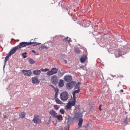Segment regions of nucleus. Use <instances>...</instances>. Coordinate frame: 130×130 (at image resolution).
<instances>
[{
    "label": "nucleus",
    "instance_id": "8",
    "mask_svg": "<svg viewBox=\"0 0 130 130\" xmlns=\"http://www.w3.org/2000/svg\"><path fill=\"white\" fill-rule=\"evenodd\" d=\"M40 82V79L36 76L31 78V82L33 84H38Z\"/></svg>",
    "mask_w": 130,
    "mask_h": 130
},
{
    "label": "nucleus",
    "instance_id": "23",
    "mask_svg": "<svg viewBox=\"0 0 130 130\" xmlns=\"http://www.w3.org/2000/svg\"><path fill=\"white\" fill-rule=\"evenodd\" d=\"M59 85L60 87H62L64 85L63 80L62 79H60L59 83Z\"/></svg>",
    "mask_w": 130,
    "mask_h": 130
},
{
    "label": "nucleus",
    "instance_id": "20",
    "mask_svg": "<svg viewBox=\"0 0 130 130\" xmlns=\"http://www.w3.org/2000/svg\"><path fill=\"white\" fill-rule=\"evenodd\" d=\"M56 118L59 121H62L63 119L62 116L59 114L57 115L56 117Z\"/></svg>",
    "mask_w": 130,
    "mask_h": 130
},
{
    "label": "nucleus",
    "instance_id": "2",
    "mask_svg": "<svg viewBox=\"0 0 130 130\" xmlns=\"http://www.w3.org/2000/svg\"><path fill=\"white\" fill-rule=\"evenodd\" d=\"M69 94L66 91H64L61 93L60 95V98L63 102L67 101L69 97Z\"/></svg>",
    "mask_w": 130,
    "mask_h": 130
},
{
    "label": "nucleus",
    "instance_id": "41",
    "mask_svg": "<svg viewBox=\"0 0 130 130\" xmlns=\"http://www.w3.org/2000/svg\"><path fill=\"white\" fill-rule=\"evenodd\" d=\"M49 86L52 87L53 88H54V90H55V89H56L57 88H55L52 85H50Z\"/></svg>",
    "mask_w": 130,
    "mask_h": 130
},
{
    "label": "nucleus",
    "instance_id": "5",
    "mask_svg": "<svg viewBox=\"0 0 130 130\" xmlns=\"http://www.w3.org/2000/svg\"><path fill=\"white\" fill-rule=\"evenodd\" d=\"M76 84V82L73 81H71L67 84V87L68 89H71L74 87Z\"/></svg>",
    "mask_w": 130,
    "mask_h": 130
},
{
    "label": "nucleus",
    "instance_id": "9",
    "mask_svg": "<svg viewBox=\"0 0 130 130\" xmlns=\"http://www.w3.org/2000/svg\"><path fill=\"white\" fill-rule=\"evenodd\" d=\"M22 72L24 75L29 76L31 75L32 73L31 71L30 70H22Z\"/></svg>",
    "mask_w": 130,
    "mask_h": 130
},
{
    "label": "nucleus",
    "instance_id": "46",
    "mask_svg": "<svg viewBox=\"0 0 130 130\" xmlns=\"http://www.w3.org/2000/svg\"><path fill=\"white\" fill-rule=\"evenodd\" d=\"M122 92H123V89H121L120 90Z\"/></svg>",
    "mask_w": 130,
    "mask_h": 130
},
{
    "label": "nucleus",
    "instance_id": "38",
    "mask_svg": "<svg viewBox=\"0 0 130 130\" xmlns=\"http://www.w3.org/2000/svg\"><path fill=\"white\" fill-rule=\"evenodd\" d=\"M84 26L85 27H87L89 26V24H87V23H84Z\"/></svg>",
    "mask_w": 130,
    "mask_h": 130
},
{
    "label": "nucleus",
    "instance_id": "24",
    "mask_svg": "<svg viewBox=\"0 0 130 130\" xmlns=\"http://www.w3.org/2000/svg\"><path fill=\"white\" fill-rule=\"evenodd\" d=\"M79 91H80L79 89H78V90H77L73 91L72 93L73 96L76 97L75 94L76 93H78L79 92Z\"/></svg>",
    "mask_w": 130,
    "mask_h": 130
},
{
    "label": "nucleus",
    "instance_id": "37",
    "mask_svg": "<svg viewBox=\"0 0 130 130\" xmlns=\"http://www.w3.org/2000/svg\"><path fill=\"white\" fill-rule=\"evenodd\" d=\"M65 39L66 40H67L69 42L71 41L70 39L68 37H67L66 38H65Z\"/></svg>",
    "mask_w": 130,
    "mask_h": 130
},
{
    "label": "nucleus",
    "instance_id": "42",
    "mask_svg": "<svg viewBox=\"0 0 130 130\" xmlns=\"http://www.w3.org/2000/svg\"><path fill=\"white\" fill-rule=\"evenodd\" d=\"M102 106V105H100L99 107V109L100 110H102V109H101V106Z\"/></svg>",
    "mask_w": 130,
    "mask_h": 130
},
{
    "label": "nucleus",
    "instance_id": "31",
    "mask_svg": "<svg viewBox=\"0 0 130 130\" xmlns=\"http://www.w3.org/2000/svg\"><path fill=\"white\" fill-rule=\"evenodd\" d=\"M127 45L122 46L121 47V49L124 50H127Z\"/></svg>",
    "mask_w": 130,
    "mask_h": 130
},
{
    "label": "nucleus",
    "instance_id": "7",
    "mask_svg": "<svg viewBox=\"0 0 130 130\" xmlns=\"http://www.w3.org/2000/svg\"><path fill=\"white\" fill-rule=\"evenodd\" d=\"M15 53L12 49L8 53L7 56L5 57V63L7 60H8L9 57L12 54Z\"/></svg>",
    "mask_w": 130,
    "mask_h": 130
},
{
    "label": "nucleus",
    "instance_id": "17",
    "mask_svg": "<svg viewBox=\"0 0 130 130\" xmlns=\"http://www.w3.org/2000/svg\"><path fill=\"white\" fill-rule=\"evenodd\" d=\"M74 112L75 113H77L78 112H80V108L79 105L75 106Z\"/></svg>",
    "mask_w": 130,
    "mask_h": 130
},
{
    "label": "nucleus",
    "instance_id": "26",
    "mask_svg": "<svg viewBox=\"0 0 130 130\" xmlns=\"http://www.w3.org/2000/svg\"><path fill=\"white\" fill-rule=\"evenodd\" d=\"M55 101L56 103L58 104H61L62 102H61V101L58 98H55Z\"/></svg>",
    "mask_w": 130,
    "mask_h": 130
},
{
    "label": "nucleus",
    "instance_id": "40",
    "mask_svg": "<svg viewBox=\"0 0 130 130\" xmlns=\"http://www.w3.org/2000/svg\"><path fill=\"white\" fill-rule=\"evenodd\" d=\"M42 49H44L45 48H48L46 47L45 46H43L42 48Z\"/></svg>",
    "mask_w": 130,
    "mask_h": 130
},
{
    "label": "nucleus",
    "instance_id": "3",
    "mask_svg": "<svg viewBox=\"0 0 130 130\" xmlns=\"http://www.w3.org/2000/svg\"><path fill=\"white\" fill-rule=\"evenodd\" d=\"M32 121L34 123L36 124H39L41 122V120L40 117L38 115H36L34 116Z\"/></svg>",
    "mask_w": 130,
    "mask_h": 130
},
{
    "label": "nucleus",
    "instance_id": "13",
    "mask_svg": "<svg viewBox=\"0 0 130 130\" xmlns=\"http://www.w3.org/2000/svg\"><path fill=\"white\" fill-rule=\"evenodd\" d=\"M83 117L82 113L80 112H77V113H75L74 118L76 119H80Z\"/></svg>",
    "mask_w": 130,
    "mask_h": 130
},
{
    "label": "nucleus",
    "instance_id": "30",
    "mask_svg": "<svg viewBox=\"0 0 130 130\" xmlns=\"http://www.w3.org/2000/svg\"><path fill=\"white\" fill-rule=\"evenodd\" d=\"M40 70H41V71H43V72H46L48 71V72L49 71V70L48 69L45 68L44 69H41Z\"/></svg>",
    "mask_w": 130,
    "mask_h": 130
},
{
    "label": "nucleus",
    "instance_id": "39",
    "mask_svg": "<svg viewBox=\"0 0 130 130\" xmlns=\"http://www.w3.org/2000/svg\"><path fill=\"white\" fill-rule=\"evenodd\" d=\"M128 121L127 120V119H125L124 120V123H125L126 124H127L128 123Z\"/></svg>",
    "mask_w": 130,
    "mask_h": 130
},
{
    "label": "nucleus",
    "instance_id": "10",
    "mask_svg": "<svg viewBox=\"0 0 130 130\" xmlns=\"http://www.w3.org/2000/svg\"><path fill=\"white\" fill-rule=\"evenodd\" d=\"M50 114L51 115L50 118H56V117L57 115V113L56 112L53 110H52L49 112Z\"/></svg>",
    "mask_w": 130,
    "mask_h": 130
},
{
    "label": "nucleus",
    "instance_id": "16",
    "mask_svg": "<svg viewBox=\"0 0 130 130\" xmlns=\"http://www.w3.org/2000/svg\"><path fill=\"white\" fill-rule=\"evenodd\" d=\"M97 74L101 79H104L103 74L100 70H99L98 71Z\"/></svg>",
    "mask_w": 130,
    "mask_h": 130
},
{
    "label": "nucleus",
    "instance_id": "34",
    "mask_svg": "<svg viewBox=\"0 0 130 130\" xmlns=\"http://www.w3.org/2000/svg\"><path fill=\"white\" fill-rule=\"evenodd\" d=\"M27 54V53L25 52L24 53H22V55L23 56V58H25L27 57V56L26 55H25V54Z\"/></svg>",
    "mask_w": 130,
    "mask_h": 130
},
{
    "label": "nucleus",
    "instance_id": "33",
    "mask_svg": "<svg viewBox=\"0 0 130 130\" xmlns=\"http://www.w3.org/2000/svg\"><path fill=\"white\" fill-rule=\"evenodd\" d=\"M54 108L56 110H57L58 109L59 107H58V105H54Z\"/></svg>",
    "mask_w": 130,
    "mask_h": 130
},
{
    "label": "nucleus",
    "instance_id": "21",
    "mask_svg": "<svg viewBox=\"0 0 130 130\" xmlns=\"http://www.w3.org/2000/svg\"><path fill=\"white\" fill-rule=\"evenodd\" d=\"M72 106V105L68 103L66 106V109L71 110Z\"/></svg>",
    "mask_w": 130,
    "mask_h": 130
},
{
    "label": "nucleus",
    "instance_id": "19",
    "mask_svg": "<svg viewBox=\"0 0 130 130\" xmlns=\"http://www.w3.org/2000/svg\"><path fill=\"white\" fill-rule=\"evenodd\" d=\"M41 73L40 70H36L32 71L33 74L36 75H39Z\"/></svg>",
    "mask_w": 130,
    "mask_h": 130
},
{
    "label": "nucleus",
    "instance_id": "6",
    "mask_svg": "<svg viewBox=\"0 0 130 130\" xmlns=\"http://www.w3.org/2000/svg\"><path fill=\"white\" fill-rule=\"evenodd\" d=\"M51 81L53 84L56 85L58 82L57 76L55 75L52 76L51 77Z\"/></svg>",
    "mask_w": 130,
    "mask_h": 130
},
{
    "label": "nucleus",
    "instance_id": "32",
    "mask_svg": "<svg viewBox=\"0 0 130 130\" xmlns=\"http://www.w3.org/2000/svg\"><path fill=\"white\" fill-rule=\"evenodd\" d=\"M60 113L62 114H64L65 112L63 108H62L60 109Z\"/></svg>",
    "mask_w": 130,
    "mask_h": 130
},
{
    "label": "nucleus",
    "instance_id": "44",
    "mask_svg": "<svg viewBox=\"0 0 130 130\" xmlns=\"http://www.w3.org/2000/svg\"><path fill=\"white\" fill-rule=\"evenodd\" d=\"M32 53L35 54L36 53V52L34 50H32L31 51Z\"/></svg>",
    "mask_w": 130,
    "mask_h": 130
},
{
    "label": "nucleus",
    "instance_id": "47",
    "mask_svg": "<svg viewBox=\"0 0 130 130\" xmlns=\"http://www.w3.org/2000/svg\"><path fill=\"white\" fill-rule=\"evenodd\" d=\"M65 62H66V61H66V60H65Z\"/></svg>",
    "mask_w": 130,
    "mask_h": 130
},
{
    "label": "nucleus",
    "instance_id": "27",
    "mask_svg": "<svg viewBox=\"0 0 130 130\" xmlns=\"http://www.w3.org/2000/svg\"><path fill=\"white\" fill-rule=\"evenodd\" d=\"M25 113L24 112H22L20 114V117L21 118H24L25 117Z\"/></svg>",
    "mask_w": 130,
    "mask_h": 130
},
{
    "label": "nucleus",
    "instance_id": "12",
    "mask_svg": "<svg viewBox=\"0 0 130 130\" xmlns=\"http://www.w3.org/2000/svg\"><path fill=\"white\" fill-rule=\"evenodd\" d=\"M64 79L66 82H69L72 80V77L71 76L67 75L64 77Z\"/></svg>",
    "mask_w": 130,
    "mask_h": 130
},
{
    "label": "nucleus",
    "instance_id": "1",
    "mask_svg": "<svg viewBox=\"0 0 130 130\" xmlns=\"http://www.w3.org/2000/svg\"><path fill=\"white\" fill-rule=\"evenodd\" d=\"M35 44L34 45H37L40 44L41 43L35 42H21L19 45L13 47L12 48V49L15 53L16 50L20 49L21 48L25 47L27 45L31 44Z\"/></svg>",
    "mask_w": 130,
    "mask_h": 130
},
{
    "label": "nucleus",
    "instance_id": "25",
    "mask_svg": "<svg viewBox=\"0 0 130 130\" xmlns=\"http://www.w3.org/2000/svg\"><path fill=\"white\" fill-rule=\"evenodd\" d=\"M55 92L54 96V98H57L59 92V90L57 88L55 89Z\"/></svg>",
    "mask_w": 130,
    "mask_h": 130
},
{
    "label": "nucleus",
    "instance_id": "43",
    "mask_svg": "<svg viewBox=\"0 0 130 130\" xmlns=\"http://www.w3.org/2000/svg\"><path fill=\"white\" fill-rule=\"evenodd\" d=\"M50 121H51V119H50L49 120H48V123H46V124H49L50 123Z\"/></svg>",
    "mask_w": 130,
    "mask_h": 130
},
{
    "label": "nucleus",
    "instance_id": "4",
    "mask_svg": "<svg viewBox=\"0 0 130 130\" xmlns=\"http://www.w3.org/2000/svg\"><path fill=\"white\" fill-rule=\"evenodd\" d=\"M58 69H57L53 68H52L51 71H49L46 73V74L48 76H50L55 74L57 73Z\"/></svg>",
    "mask_w": 130,
    "mask_h": 130
},
{
    "label": "nucleus",
    "instance_id": "35",
    "mask_svg": "<svg viewBox=\"0 0 130 130\" xmlns=\"http://www.w3.org/2000/svg\"><path fill=\"white\" fill-rule=\"evenodd\" d=\"M79 83V82H78L77 84H76V85L74 87L75 89H76L79 88L78 85Z\"/></svg>",
    "mask_w": 130,
    "mask_h": 130
},
{
    "label": "nucleus",
    "instance_id": "11",
    "mask_svg": "<svg viewBox=\"0 0 130 130\" xmlns=\"http://www.w3.org/2000/svg\"><path fill=\"white\" fill-rule=\"evenodd\" d=\"M76 101V97L73 96V98H71V99L68 102L69 104H71L72 106H74Z\"/></svg>",
    "mask_w": 130,
    "mask_h": 130
},
{
    "label": "nucleus",
    "instance_id": "14",
    "mask_svg": "<svg viewBox=\"0 0 130 130\" xmlns=\"http://www.w3.org/2000/svg\"><path fill=\"white\" fill-rule=\"evenodd\" d=\"M74 118H73L69 116L68 118L67 123L70 124H71L73 123Z\"/></svg>",
    "mask_w": 130,
    "mask_h": 130
},
{
    "label": "nucleus",
    "instance_id": "22",
    "mask_svg": "<svg viewBox=\"0 0 130 130\" xmlns=\"http://www.w3.org/2000/svg\"><path fill=\"white\" fill-rule=\"evenodd\" d=\"M83 122V120L82 118L79 119L78 123V127L80 128Z\"/></svg>",
    "mask_w": 130,
    "mask_h": 130
},
{
    "label": "nucleus",
    "instance_id": "28",
    "mask_svg": "<svg viewBox=\"0 0 130 130\" xmlns=\"http://www.w3.org/2000/svg\"><path fill=\"white\" fill-rule=\"evenodd\" d=\"M29 62L30 64H34L35 62L32 59H30L29 60Z\"/></svg>",
    "mask_w": 130,
    "mask_h": 130
},
{
    "label": "nucleus",
    "instance_id": "18",
    "mask_svg": "<svg viewBox=\"0 0 130 130\" xmlns=\"http://www.w3.org/2000/svg\"><path fill=\"white\" fill-rule=\"evenodd\" d=\"M116 57H119L121 56V52L120 50H118L115 52V53Z\"/></svg>",
    "mask_w": 130,
    "mask_h": 130
},
{
    "label": "nucleus",
    "instance_id": "29",
    "mask_svg": "<svg viewBox=\"0 0 130 130\" xmlns=\"http://www.w3.org/2000/svg\"><path fill=\"white\" fill-rule=\"evenodd\" d=\"M75 52L79 54L80 53V51L79 49L78 48H76L74 50Z\"/></svg>",
    "mask_w": 130,
    "mask_h": 130
},
{
    "label": "nucleus",
    "instance_id": "36",
    "mask_svg": "<svg viewBox=\"0 0 130 130\" xmlns=\"http://www.w3.org/2000/svg\"><path fill=\"white\" fill-rule=\"evenodd\" d=\"M89 123H88L85 126H83V127L85 128L86 130H87L88 129V127L89 126Z\"/></svg>",
    "mask_w": 130,
    "mask_h": 130
},
{
    "label": "nucleus",
    "instance_id": "15",
    "mask_svg": "<svg viewBox=\"0 0 130 130\" xmlns=\"http://www.w3.org/2000/svg\"><path fill=\"white\" fill-rule=\"evenodd\" d=\"M87 58V57L86 55H83L80 59L81 62L82 63L85 62Z\"/></svg>",
    "mask_w": 130,
    "mask_h": 130
},
{
    "label": "nucleus",
    "instance_id": "45",
    "mask_svg": "<svg viewBox=\"0 0 130 130\" xmlns=\"http://www.w3.org/2000/svg\"><path fill=\"white\" fill-rule=\"evenodd\" d=\"M3 116L4 118H8V117L6 115H4Z\"/></svg>",
    "mask_w": 130,
    "mask_h": 130
},
{
    "label": "nucleus",
    "instance_id": "48",
    "mask_svg": "<svg viewBox=\"0 0 130 130\" xmlns=\"http://www.w3.org/2000/svg\"><path fill=\"white\" fill-rule=\"evenodd\" d=\"M65 62H66V61H66V60H65Z\"/></svg>",
    "mask_w": 130,
    "mask_h": 130
}]
</instances>
